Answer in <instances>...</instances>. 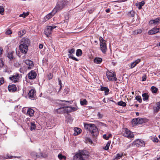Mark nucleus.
<instances>
[{"mask_svg":"<svg viewBox=\"0 0 160 160\" xmlns=\"http://www.w3.org/2000/svg\"><path fill=\"white\" fill-rule=\"evenodd\" d=\"M118 105L119 106H122V107H125L126 106V103L122 101H121L119 102H118L117 103Z\"/></svg>","mask_w":160,"mask_h":160,"instance_id":"obj_32","label":"nucleus"},{"mask_svg":"<svg viewBox=\"0 0 160 160\" xmlns=\"http://www.w3.org/2000/svg\"><path fill=\"white\" fill-rule=\"evenodd\" d=\"M12 33L11 31L10 30H8L6 32V34H10Z\"/></svg>","mask_w":160,"mask_h":160,"instance_id":"obj_54","label":"nucleus"},{"mask_svg":"<svg viewBox=\"0 0 160 160\" xmlns=\"http://www.w3.org/2000/svg\"><path fill=\"white\" fill-rule=\"evenodd\" d=\"M56 12L53 9L52 12L49 13V14L46 15L44 18V20L45 21H47L49 19L51 18L56 13Z\"/></svg>","mask_w":160,"mask_h":160,"instance_id":"obj_11","label":"nucleus"},{"mask_svg":"<svg viewBox=\"0 0 160 160\" xmlns=\"http://www.w3.org/2000/svg\"><path fill=\"white\" fill-rule=\"evenodd\" d=\"M123 135L129 138H132L134 137L133 133L131 132L127 128L125 129Z\"/></svg>","mask_w":160,"mask_h":160,"instance_id":"obj_9","label":"nucleus"},{"mask_svg":"<svg viewBox=\"0 0 160 160\" xmlns=\"http://www.w3.org/2000/svg\"><path fill=\"white\" fill-rule=\"evenodd\" d=\"M102 59L100 58H96L94 60V62L97 64H100L102 61Z\"/></svg>","mask_w":160,"mask_h":160,"instance_id":"obj_27","label":"nucleus"},{"mask_svg":"<svg viewBox=\"0 0 160 160\" xmlns=\"http://www.w3.org/2000/svg\"><path fill=\"white\" fill-rule=\"evenodd\" d=\"M109 91V89L107 88H106L105 90V95H107L108 94V92Z\"/></svg>","mask_w":160,"mask_h":160,"instance_id":"obj_53","label":"nucleus"},{"mask_svg":"<svg viewBox=\"0 0 160 160\" xmlns=\"http://www.w3.org/2000/svg\"><path fill=\"white\" fill-rule=\"evenodd\" d=\"M67 0L60 1L57 3L56 6L54 8V10H55L56 12L60 11L67 5Z\"/></svg>","mask_w":160,"mask_h":160,"instance_id":"obj_4","label":"nucleus"},{"mask_svg":"<svg viewBox=\"0 0 160 160\" xmlns=\"http://www.w3.org/2000/svg\"><path fill=\"white\" fill-rule=\"evenodd\" d=\"M122 153H118L115 156L114 159L118 160L120 159L122 156Z\"/></svg>","mask_w":160,"mask_h":160,"instance_id":"obj_38","label":"nucleus"},{"mask_svg":"<svg viewBox=\"0 0 160 160\" xmlns=\"http://www.w3.org/2000/svg\"><path fill=\"white\" fill-rule=\"evenodd\" d=\"M75 50L74 48H72L68 51V53H69L68 55V57L69 58H72V59L76 61H78V60L76 58L73 56L72 54L75 53Z\"/></svg>","mask_w":160,"mask_h":160,"instance_id":"obj_10","label":"nucleus"},{"mask_svg":"<svg viewBox=\"0 0 160 160\" xmlns=\"http://www.w3.org/2000/svg\"><path fill=\"white\" fill-rule=\"evenodd\" d=\"M25 63L28 66V68L29 69H32L33 68L34 64L33 62L29 60H27L25 61Z\"/></svg>","mask_w":160,"mask_h":160,"instance_id":"obj_17","label":"nucleus"},{"mask_svg":"<svg viewBox=\"0 0 160 160\" xmlns=\"http://www.w3.org/2000/svg\"><path fill=\"white\" fill-rule=\"evenodd\" d=\"M110 143L109 142H108L106 146L104 148V149L105 150H108L110 146Z\"/></svg>","mask_w":160,"mask_h":160,"instance_id":"obj_43","label":"nucleus"},{"mask_svg":"<svg viewBox=\"0 0 160 160\" xmlns=\"http://www.w3.org/2000/svg\"><path fill=\"white\" fill-rule=\"evenodd\" d=\"M98 124L101 127H106L107 126V125L106 124L102 122H99Z\"/></svg>","mask_w":160,"mask_h":160,"instance_id":"obj_49","label":"nucleus"},{"mask_svg":"<svg viewBox=\"0 0 160 160\" xmlns=\"http://www.w3.org/2000/svg\"><path fill=\"white\" fill-rule=\"evenodd\" d=\"M8 90L10 92H14L17 90L16 86L14 84L9 85L8 87Z\"/></svg>","mask_w":160,"mask_h":160,"instance_id":"obj_23","label":"nucleus"},{"mask_svg":"<svg viewBox=\"0 0 160 160\" xmlns=\"http://www.w3.org/2000/svg\"><path fill=\"white\" fill-rule=\"evenodd\" d=\"M160 30V28H152L148 32V34L150 35L155 34L159 32Z\"/></svg>","mask_w":160,"mask_h":160,"instance_id":"obj_18","label":"nucleus"},{"mask_svg":"<svg viewBox=\"0 0 160 160\" xmlns=\"http://www.w3.org/2000/svg\"><path fill=\"white\" fill-rule=\"evenodd\" d=\"M39 48L42 49L43 47V45L42 44H41L39 45Z\"/></svg>","mask_w":160,"mask_h":160,"instance_id":"obj_59","label":"nucleus"},{"mask_svg":"<svg viewBox=\"0 0 160 160\" xmlns=\"http://www.w3.org/2000/svg\"><path fill=\"white\" fill-rule=\"evenodd\" d=\"M52 77L53 75L52 73H50L48 74V78L49 80L52 79Z\"/></svg>","mask_w":160,"mask_h":160,"instance_id":"obj_51","label":"nucleus"},{"mask_svg":"<svg viewBox=\"0 0 160 160\" xmlns=\"http://www.w3.org/2000/svg\"><path fill=\"white\" fill-rule=\"evenodd\" d=\"M143 122V119L140 118H134L132 120V122L135 125L142 123Z\"/></svg>","mask_w":160,"mask_h":160,"instance_id":"obj_14","label":"nucleus"},{"mask_svg":"<svg viewBox=\"0 0 160 160\" xmlns=\"http://www.w3.org/2000/svg\"><path fill=\"white\" fill-rule=\"evenodd\" d=\"M7 56L10 59H12L13 58L12 53V52H11L8 53Z\"/></svg>","mask_w":160,"mask_h":160,"instance_id":"obj_44","label":"nucleus"},{"mask_svg":"<svg viewBox=\"0 0 160 160\" xmlns=\"http://www.w3.org/2000/svg\"><path fill=\"white\" fill-rule=\"evenodd\" d=\"M142 6H141L140 5H139V6L138 7V8L139 9H141L142 8Z\"/></svg>","mask_w":160,"mask_h":160,"instance_id":"obj_64","label":"nucleus"},{"mask_svg":"<svg viewBox=\"0 0 160 160\" xmlns=\"http://www.w3.org/2000/svg\"><path fill=\"white\" fill-rule=\"evenodd\" d=\"M146 79V76L144 75L142 77V81H145Z\"/></svg>","mask_w":160,"mask_h":160,"instance_id":"obj_57","label":"nucleus"},{"mask_svg":"<svg viewBox=\"0 0 160 160\" xmlns=\"http://www.w3.org/2000/svg\"><path fill=\"white\" fill-rule=\"evenodd\" d=\"M25 33L26 31L25 30H22L18 32V34L20 37H21Z\"/></svg>","mask_w":160,"mask_h":160,"instance_id":"obj_37","label":"nucleus"},{"mask_svg":"<svg viewBox=\"0 0 160 160\" xmlns=\"http://www.w3.org/2000/svg\"><path fill=\"white\" fill-rule=\"evenodd\" d=\"M141 61L140 59H138L135 61L132 62L130 65V68H133L135 67Z\"/></svg>","mask_w":160,"mask_h":160,"instance_id":"obj_22","label":"nucleus"},{"mask_svg":"<svg viewBox=\"0 0 160 160\" xmlns=\"http://www.w3.org/2000/svg\"><path fill=\"white\" fill-rule=\"evenodd\" d=\"M88 141L90 142L91 143H92V141L90 139H89L88 140Z\"/></svg>","mask_w":160,"mask_h":160,"instance_id":"obj_63","label":"nucleus"},{"mask_svg":"<svg viewBox=\"0 0 160 160\" xmlns=\"http://www.w3.org/2000/svg\"><path fill=\"white\" fill-rule=\"evenodd\" d=\"M13 157H14V158H20V157H16V156L13 157V156H10L9 154H8L6 155L5 156H4V158L5 159L12 158Z\"/></svg>","mask_w":160,"mask_h":160,"instance_id":"obj_33","label":"nucleus"},{"mask_svg":"<svg viewBox=\"0 0 160 160\" xmlns=\"http://www.w3.org/2000/svg\"><path fill=\"white\" fill-rule=\"evenodd\" d=\"M84 126L85 128L88 130L92 136L96 137L98 135V129L94 124L85 123H84Z\"/></svg>","mask_w":160,"mask_h":160,"instance_id":"obj_2","label":"nucleus"},{"mask_svg":"<svg viewBox=\"0 0 160 160\" xmlns=\"http://www.w3.org/2000/svg\"><path fill=\"white\" fill-rule=\"evenodd\" d=\"M156 106L153 108L154 113H157L160 110V101L156 103Z\"/></svg>","mask_w":160,"mask_h":160,"instance_id":"obj_19","label":"nucleus"},{"mask_svg":"<svg viewBox=\"0 0 160 160\" xmlns=\"http://www.w3.org/2000/svg\"><path fill=\"white\" fill-rule=\"evenodd\" d=\"M58 157L60 160L63 159L64 160L66 159V157L65 156L62 155V154H59L58 155Z\"/></svg>","mask_w":160,"mask_h":160,"instance_id":"obj_40","label":"nucleus"},{"mask_svg":"<svg viewBox=\"0 0 160 160\" xmlns=\"http://www.w3.org/2000/svg\"><path fill=\"white\" fill-rule=\"evenodd\" d=\"M97 116L98 118H102L103 117L102 114H101L100 112H98L97 113Z\"/></svg>","mask_w":160,"mask_h":160,"instance_id":"obj_45","label":"nucleus"},{"mask_svg":"<svg viewBox=\"0 0 160 160\" xmlns=\"http://www.w3.org/2000/svg\"><path fill=\"white\" fill-rule=\"evenodd\" d=\"M110 11V9L109 8L105 10V11L107 12H109Z\"/></svg>","mask_w":160,"mask_h":160,"instance_id":"obj_61","label":"nucleus"},{"mask_svg":"<svg viewBox=\"0 0 160 160\" xmlns=\"http://www.w3.org/2000/svg\"><path fill=\"white\" fill-rule=\"evenodd\" d=\"M145 4V2L143 1H142L141 2H139V5H140L141 6H142L144 5Z\"/></svg>","mask_w":160,"mask_h":160,"instance_id":"obj_56","label":"nucleus"},{"mask_svg":"<svg viewBox=\"0 0 160 160\" xmlns=\"http://www.w3.org/2000/svg\"><path fill=\"white\" fill-rule=\"evenodd\" d=\"M4 65V62L2 59H0V69Z\"/></svg>","mask_w":160,"mask_h":160,"instance_id":"obj_47","label":"nucleus"},{"mask_svg":"<svg viewBox=\"0 0 160 160\" xmlns=\"http://www.w3.org/2000/svg\"><path fill=\"white\" fill-rule=\"evenodd\" d=\"M11 72V71L8 69H5L4 70V72H7L8 74H10Z\"/></svg>","mask_w":160,"mask_h":160,"instance_id":"obj_52","label":"nucleus"},{"mask_svg":"<svg viewBox=\"0 0 160 160\" xmlns=\"http://www.w3.org/2000/svg\"><path fill=\"white\" fill-rule=\"evenodd\" d=\"M135 14V12L133 10L131 11L128 13V15L129 17H134Z\"/></svg>","mask_w":160,"mask_h":160,"instance_id":"obj_35","label":"nucleus"},{"mask_svg":"<svg viewBox=\"0 0 160 160\" xmlns=\"http://www.w3.org/2000/svg\"><path fill=\"white\" fill-rule=\"evenodd\" d=\"M29 15V13L28 12H23L22 14H21L19 15L20 17H22L23 18H25L27 16Z\"/></svg>","mask_w":160,"mask_h":160,"instance_id":"obj_39","label":"nucleus"},{"mask_svg":"<svg viewBox=\"0 0 160 160\" xmlns=\"http://www.w3.org/2000/svg\"><path fill=\"white\" fill-rule=\"evenodd\" d=\"M103 137L106 140H108L109 139V137L107 136L106 134H105L103 135Z\"/></svg>","mask_w":160,"mask_h":160,"instance_id":"obj_55","label":"nucleus"},{"mask_svg":"<svg viewBox=\"0 0 160 160\" xmlns=\"http://www.w3.org/2000/svg\"><path fill=\"white\" fill-rule=\"evenodd\" d=\"M36 128V126L35 123V122H31V127L30 130H35Z\"/></svg>","mask_w":160,"mask_h":160,"instance_id":"obj_29","label":"nucleus"},{"mask_svg":"<svg viewBox=\"0 0 160 160\" xmlns=\"http://www.w3.org/2000/svg\"><path fill=\"white\" fill-rule=\"evenodd\" d=\"M107 88L105 87H102L101 88V90L102 91H105Z\"/></svg>","mask_w":160,"mask_h":160,"instance_id":"obj_58","label":"nucleus"},{"mask_svg":"<svg viewBox=\"0 0 160 160\" xmlns=\"http://www.w3.org/2000/svg\"><path fill=\"white\" fill-rule=\"evenodd\" d=\"M58 101L59 104L62 106L68 105V103H70L71 104L72 102V101H71L65 100H59Z\"/></svg>","mask_w":160,"mask_h":160,"instance_id":"obj_24","label":"nucleus"},{"mask_svg":"<svg viewBox=\"0 0 160 160\" xmlns=\"http://www.w3.org/2000/svg\"><path fill=\"white\" fill-rule=\"evenodd\" d=\"M57 26L54 25L52 26H47L44 30V33L47 37H48L52 33L53 30L57 28Z\"/></svg>","mask_w":160,"mask_h":160,"instance_id":"obj_6","label":"nucleus"},{"mask_svg":"<svg viewBox=\"0 0 160 160\" xmlns=\"http://www.w3.org/2000/svg\"><path fill=\"white\" fill-rule=\"evenodd\" d=\"M135 145L137 147H144L145 146L144 142L139 139H138L134 141L132 143L130 144L129 146Z\"/></svg>","mask_w":160,"mask_h":160,"instance_id":"obj_8","label":"nucleus"},{"mask_svg":"<svg viewBox=\"0 0 160 160\" xmlns=\"http://www.w3.org/2000/svg\"><path fill=\"white\" fill-rule=\"evenodd\" d=\"M37 73L36 72L33 70H32L28 74V78L30 79H35Z\"/></svg>","mask_w":160,"mask_h":160,"instance_id":"obj_12","label":"nucleus"},{"mask_svg":"<svg viewBox=\"0 0 160 160\" xmlns=\"http://www.w3.org/2000/svg\"><path fill=\"white\" fill-rule=\"evenodd\" d=\"M99 39L100 49L102 52L105 53L107 49L106 41L101 37H99Z\"/></svg>","mask_w":160,"mask_h":160,"instance_id":"obj_5","label":"nucleus"},{"mask_svg":"<svg viewBox=\"0 0 160 160\" xmlns=\"http://www.w3.org/2000/svg\"><path fill=\"white\" fill-rule=\"evenodd\" d=\"M142 97H143V100L144 101L147 100L148 98V96L146 93H144L142 94Z\"/></svg>","mask_w":160,"mask_h":160,"instance_id":"obj_36","label":"nucleus"},{"mask_svg":"<svg viewBox=\"0 0 160 160\" xmlns=\"http://www.w3.org/2000/svg\"><path fill=\"white\" fill-rule=\"evenodd\" d=\"M106 75L109 80L111 81H116L117 80L115 73L112 71L107 72H106Z\"/></svg>","mask_w":160,"mask_h":160,"instance_id":"obj_7","label":"nucleus"},{"mask_svg":"<svg viewBox=\"0 0 160 160\" xmlns=\"http://www.w3.org/2000/svg\"><path fill=\"white\" fill-rule=\"evenodd\" d=\"M158 89L154 86H152L151 88V90L153 93H156Z\"/></svg>","mask_w":160,"mask_h":160,"instance_id":"obj_28","label":"nucleus"},{"mask_svg":"<svg viewBox=\"0 0 160 160\" xmlns=\"http://www.w3.org/2000/svg\"><path fill=\"white\" fill-rule=\"evenodd\" d=\"M47 156H48L47 154L45 153H41L40 154V155H36V156L38 157L44 158L47 157Z\"/></svg>","mask_w":160,"mask_h":160,"instance_id":"obj_30","label":"nucleus"},{"mask_svg":"<svg viewBox=\"0 0 160 160\" xmlns=\"http://www.w3.org/2000/svg\"><path fill=\"white\" fill-rule=\"evenodd\" d=\"M36 93V91L34 89H31L30 90L28 93V95L30 98H32L34 97Z\"/></svg>","mask_w":160,"mask_h":160,"instance_id":"obj_25","label":"nucleus"},{"mask_svg":"<svg viewBox=\"0 0 160 160\" xmlns=\"http://www.w3.org/2000/svg\"><path fill=\"white\" fill-rule=\"evenodd\" d=\"M9 79L12 82H16L18 81L19 79V75L18 74H16L14 75H12L9 78Z\"/></svg>","mask_w":160,"mask_h":160,"instance_id":"obj_16","label":"nucleus"},{"mask_svg":"<svg viewBox=\"0 0 160 160\" xmlns=\"http://www.w3.org/2000/svg\"><path fill=\"white\" fill-rule=\"evenodd\" d=\"M82 54V52L81 50L78 49L77 50L76 52V55L78 56H80Z\"/></svg>","mask_w":160,"mask_h":160,"instance_id":"obj_34","label":"nucleus"},{"mask_svg":"<svg viewBox=\"0 0 160 160\" xmlns=\"http://www.w3.org/2000/svg\"><path fill=\"white\" fill-rule=\"evenodd\" d=\"M77 110V108L72 107H66V108L65 109V110L67 113L72 111H76Z\"/></svg>","mask_w":160,"mask_h":160,"instance_id":"obj_21","label":"nucleus"},{"mask_svg":"<svg viewBox=\"0 0 160 160\" xmlns=\"http://www.w3.org/2000/svg\"><path fill=\"white\" fill-rule=\"evenodd\" d=\"M142 32V31L141 29L137 30L134 31L135 33L136 34L141 33Z\"/></svg>","mask_w":160,"mask_h":160,"instance_id":"obj_46","label":"nucleus"},{"mask_svg":"<svg viewBox=\"0 0 160 160\" xmlns=\"http://www.w3.org/2000/svg\"><path fill=\"white\" fill-rule=\"evenodd\" d=\"M34 113V111L31 108H28V110H27L26 114L27 115H28L30 117H31L33 116Z\"/></svg>","mask_w":160,"mask_h":160,"instance_id":"obj_20","label":"nucleus"},{"mask_svg":"<svg viewBox=\"0 0 160 160\" xmlns=\"http://www.w3.org/2000/svg\"><path fill=\"white\" fill-rule=\"evenodd\" d=\"M66 108V107L65 106L61 107L58 109H55V111L58 113H65L67 112L65 110Z\"/></svg>","mask_w":160,"mask_h":160,"instance_id":"obj_15","label":"nucleus"},{"mask_svg":"<svg viewBox=\"0 0 160 160\" xmlns=\"http://www.w3.org/2000/svg\"><path fill=\"white\" fill-rule=\"evenodd\" d=\"M30 43V40L28 38H24L21 39L19 48L22 53L24 54L27 53L28 51V47L29 46Z\"/></svg>","mask_w":160,"mask_h":160,"instance_id":"obj_1","label":"nucleus"},{"mask_svg":"<svg viewBox=\"0 0 160 160\" xmlns=\"http://www.w3.org/2000/svg\"><path fill=\"white\" fill-rule=\"evenodd\" d=\"M2 51L3 49L2 48H0V55L2 54Z\"/></svg>","mask_w":160,"mask_h":160,"instance_id":"obj_60","label":"nucleus"},{"mask_svg":"<svg viewBox=\"0 0 160 160\" xmlns=\"http://www.w3.org/2000/svg\"><path fill=\"white\" fill-rule=\"evenodd\" d=\"M149 24L154 25H158L160 23V18H158L154 20H151L149 22Z\"/></svg>","mask_w":160,"mask_h":160,"instance_id":"obj_13","label":"nucleus"},{"mask_svg":"<svg viewBox=\"0 0 160 160\" xmlns=\"http://www.w3.org/2000/svg\"><path fill=\"white\" fill-rule=\"evenodd\" d=\"M135 99L138 101L140 103H141L142 102V99L140 96H137L135 97Z\"/></svg>","mask_w":160,"mask_h":160,"instance_id":"obj_42","label":"nucleus"},{"mask_svg":"<svg viewBox=\"0 0 160 160\" xmlns=\"http://www.w3.org/2000/svg\"><path fill=\"white\" fill-rule=\"evenodd\" d=\"M4 9L2 6H0V13L1 14H3V12L4 11Z\"/></svg>","mask_w":160,"mask_h":160,"instance_id":"obj_48","label":"nucleus"},{"mask_svg":"<svg viewBox=\"0 0 160 160\" xmlns=\"http://www.w3.org/2000/svg\"><path fill=\"white\" fill-rule=\"evenodd\" d=\"M151 140L154 142H158V138L156 136H154L151 138Z\"/></svg>","mask_w":160,"mask_h":160,"instance_id":"obj_41","label":"nucleus"},{"mask_svg":"<svg viewBox=\"0 0 160 160\" xmlns=\"http://www.w3.org/2000/svg\"><path fill=\"white\" fill-rule=\"evenodd\" d=\"M61 84H62V83H61V81L59 80V84L60 86V89L61 88V87H62Z\"/></svg>","mask_w":160,"mask_h":160,"instance_id":"obj_62","label":"nucleus"},{"mask_svg":"<svg viewBox=\"0 0 160 160\" xmlns=\"http://www.w3.org/2000/svg\"><path fill=\"white\" fill-rule=\"evenodd\" d=\"M88 155L86 154V152L84 150H79L73 157L74 160H87Z\"/></svg>","mask_w":160,"mask_h":160,"instance_id":"obj_3","label":"nucleus"},{"mask_svg":"<svg viewBox=\"0 0 160 160\" xmlns=\"http://www.w3.org/2000/svg\"><path fill=\"white\" fill-rule=\"evenodd\" d=\"M74 136L78 135V134H80L82 131L81 129L78 128H75L74 129Z\"/></svg>","mask_w":160,"mask_h":160,"instance_id":"obj_26","label":"nucleus"},{"mask_svg":"<svg viewBox=\"0 0 160 160\" xmlns=\"http://www.w3.org/2000/svg\"><path fill=\"white\" fill-rule=\"evenodd\" d=\"M4 82V79L3 78H0V85L3 84Z\"/></svg>","mask_w":160,"mask_h":160,"instance_id":"obj_50","label":"nucleus"},{"mask_svg":"<svg viewBox=\"0 0 160 160\" xmlns=\"http://www.w3.org/2000/svg\"><path fill=\"white\" fill-rule=\"evenodd\" d=\"M80 103L82 105L84 106L86 105L87 104V101L85 99L81 100H80Z\"/></svg>","mask_w":160,"mask_h":160,"instance_id":"obj_31","label":"nucleus"}]
</instances>
